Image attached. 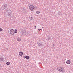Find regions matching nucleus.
I'll use <instances>...</instances> for the list:
<instances>
[{
    "instance_id": "8",
    "label": "nucleus",
    "mask_w": 73,
    "mask_h": 73,
    "mask_svg": "<svg viewBox=\"0 0 73 73\" xmlns=\"http://www.w3.org/2000/svg\"><path fill=\"white\" fill-rule=\"evenodd\" d=\"M6 64L7 65H10V62H6Z\"/></svg>"
},
{
    "instance_id": "13",
    "label": "nucleus",
    "mask_w": 73,
    "mask_h": 73,
    "mask_svg": "<svg viewBox=\"0 0 73 73\" xmlns=\"http://www.w3.org/2000/svg\"><path fill=\"white\" fill-rule=\"evenodd\" d=\"M4 7L5 8H7V7H8V5L7 4H5L4 5Z\"/></svg>"
},
{
    "instance_id": "12",
    "label": "nucleus",
    "mask_w": 73,
    "mask_h": 73,
    "mask_svg": "<svg viewBox=\"0 0 73 73\" xmlns=\"http://www.w3.org/2000/svg\"><path fill=\"white\" fill-rule=\"evenodd\" d=\"M17 33V29H15L14 30V33Z\"/></svg>"
},
{
    "instance_id": "6",
    "label": "nucleus",
    "mask_w": 73,
    "mask_h": 73,
    "mask_svg": "<svg viewBox=\"0 0 73 73\" xmlns=\"http://www.w3.org/2000/svg\"><path fill=\"white\" fill-rule=\"evenodd\" d=\"M23 54V53L22 51H20L19 52V55L20 56H22Z\"/></svg>"
},
{
    "instance_id": "4",
    "label": "nucleus",
    "mask_w": 73,
    "mask_h": 73,
    "mask_svg": "<svg viewBox=\"0 0 73 73\" xmlns=\"http://www.w3.org/2000/svg\"><path fill=\"white\" fill-rule=\"evenodd\" d=\"M23 36H25L26 35V31L25 30H23L21 32Z\"/></svg>"
},
{
    "instance_id": "17",
    "label": "nucleus",
    "mask_w": 73,
    "mask_h": 73,
    "mask_svg": "<svg viewBox=\"0 0 73 73\" xmlns=\"http://www.w3.org/2000/svg\"><path fill=\"white\" fill-rule=\"evenodd\" d=\"M10 15L11 14H10L9 13L8 14V16H10Z\"/></svg>"
},
{
    "instance_id": "10",
    "label": "nucleus",
    "mask_w": 73,
    "mask_h": 73,
    "mask_svg": "<svg viewBox=\"0 0 73 73\" xmlns=\"http://www.w3.org/2000/svg\"><path fill=\"white\" fill-rule=\"evenodd\" d=\"M40 12L39 11H36V13L37 14V15H38L40 14Z\"/></svg>"
},
{
    "instance_id": "15",
    "label": "nucleus",
    "mask_w": 73,
    "mask_h": 73,
    "mask_svg": "<svg viewBox=\"0 0 73 73\" xmlns=\"http://www.w3.org/2000/svg\"><path fill=\"white\" fill-rule=\"evenodd\" d=\"M3 31V29L1 28H0V32H2Z\"/></svg>"
},
{
    "instance_id": "7",
    "label": "nucleus",
    "mask_w": 73,
    "mask_h": 73,
    "mask_svg": "<svg viewBox=\"0 0 73 73\" xmlns=\"http://www.w3.org/2000/svg\"><path fill=\"white\" fill-rule=\"evenodd\" d=\"M17 41H19V42H20L21 41V39L20 38H18L17 39Z\"/></svg>"
},
{
    "instance_id": "5",
    "label": "nucleus",
    "mask_w": 73,
    "mask_h": 73,
    "mask_svg": "<svg viewBox=\"0 0 73 73\" xmlns=\"http://www.w3.org/2000/svg\"><path fill=\"white\" fill-rule=\"evenodd\" d=\"M66 63L67 65H69L70 64V63H71V62L69 60H68L66 62Z\"/></svg>"
},
{
    "instance_id": "16",
    "label": "nucleus",
    "mask_w": 73,
    "mask_h": 73,
    "mask_svg": "<svg viewBox=\"0 0 73 73\" xmlns=\"http://www.w3.org/2000/svg\"><path fill=\"white\" fill-rule=\"evenodd\" d=\"M36 28H37V26L36 25L35 27V29H36Z\"/></svg>"
},
{
    "instance_id": "14",
    "label": "nucleus",
    "mask_w": 73,
    "mask_h": 73,
    "mask_svg": "<svg viewBox=\"0 0 73 73\" xmlns=\"http://www.w3.org/2000/svg\"><path fill=\"white\" fill-rule=\"evenodd\" d=\"M29 19L31 20H33V17H30Z\"/></svg>"
},
{
    "instance_id": "2",
    "label": "nucleus",
    "mask_w": 73,
    "mask_h": 73,
    "mask_svg": "<svg viewBox=\"0 0 73 73\" xmlns=\"http://www.w3.org/2000/svg\"><path fill=\"white\" fill-rule=\"evenodd\" d=\"M35 6L33 5H30L29 7V9L31 11H33L35 9Z\"/></svg>"
},
{
    "instance_id": "18",
    "label": "nucleus",
    "mask_w": 73,
    "mask_h": 73,
    "mask_svg": "<svg viewBox=\"0 0 73 73\" xmlns=\"http://www.w3.org/2000/svg\"><path fill=\"white\" fill-rule=\"evenodd\" d=\"M40 30H41V29H38V31H40Z\"/></svg>"
},
{
    "instance_id": "1",
    "label": "nucleus",
    "mask_w": 73,
    "mask_h": 73,
    "mask_svg": "<svg viewBox=\"0 0 73 73\" xmlns=\"http://www.w3.org/2000/svg\"><path fill=\"white\" fill-rule=\"evenodd\" d=\"M58 70H59L60 72H62V73H64L65 70L64 68L62 67H60L57 68Z\"/></svg>"
},
{
    "instance_id": "19",
    "label": "nucleus",
    "mask_w": 73,
    "mask_h": 73,
    "mask_svg": "<svg viewBox=\"0 0 73 73\" xmlns=\"http://www.w3.org/2000/svg\"><path fill=\"white\" fill-rule=\"evenodd\" d=\"M42 28H44V27H43Z\"/></svg>"
},
{
    "instance_id": "11",
    "label": "nucleus",
    "mask_w": 73,
    "mask_h": 73,
    "mask_svg": "<svg viewBox=\"0 0 73 73\" xmlns=\"http://www.w3.org/2000/svg\"><path fill=\"white\" fill-rule=\"evenodd\" d=\"M25 58L26 60H28L29 59V56H25Z\"/></svg>"
},
{
    "instance_id": "3",
    "label": "nucleus",
    "mask_w": 73,
    "mask_h": 73,
    "mask_svg": "<svg viewBox=\"0 0 73 73\" xmlns=\"http://www.w3.org/2000/svg\"><path fill=\"white\" fill-rule=\"evenodd\" d=\"M10 33L11 35H14L15 34V30L13 29H10Z\"/></svg>"
},
{
    "instance_id": "9",
    "label": "nucleus",
    "mask_w": 73,
    "mask_h": 73,
    "mask_svg": "<svg viewBox=\"0 0 73 73\" xmlns=\"http://www.w3.org/2000/svg\"><path fill=\"white\" fill-rule=\"evenodd\" d=\"M4 58L3 57H1L0 58V61H3V60Z\"/></svg>"
}]
</instances>
